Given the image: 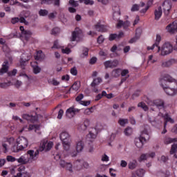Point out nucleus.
Instances as JSON below:
<instances>
[{
	"mask_svg": "<svg viewBox=\"0 0 177 177\" xmlns=\"http://www.w3.org/2000/svg\"><path fill=\"white\" fill-rule=\"evenodd\" d=\"M157 62V59H153V55H151L148 57V63H156Z\"/></svg>",
	"mask_w": 177,
	"mask_h": 177,
	"instance_id": "obj_64",
	"label": "nucleus"
},
{
	"mask_svg": "<svg viewBox=\"0 0 177 177\" xmlns=\"http://www.w3.org/2000/svg\"><path fill=\"white\" fill-rule=\"evenodd\" d=\"M94 30L99 32H106L107 31V26L102 24V22L99 21L94 26Z\"/></svg>",
	"mask_w": 177,
	"mask_h": 177,
	"instance_id": "obj_19",
	"label": "nucleus"
},
{
	"mask_svg": "<svg viewBox=\"0 0 177 177\" xmlns=\"http://www.w3.org/2000/svg\"><path fill=\"white\" fill-rule=\"evenodd\" d=\"M48 13H49V12L46 10L41 9L39 11V16H48Z\"/></svg>",
	"mask_w": 177,
	"mask_h": 177,
	"instance_id": "obj_53",
	"label": "nucleus"
},
{
	"mask_svg": "<svg viewBox=\"0 0 177 177\" xmlns=\"http://www.w3.org/2000/svg\"><path fill=\"white\" fill-rule=\"evenodd\" d=\"M124 132L126 136H131V135H132V132H133V130H132V128L131 127H127L125 129Z\"/></svg>",
	"mask_w": 177,
	"mask_h": 177,
	"instance_id": "obj_45",
	"label": "nucleus"
},
{
	"mask_svg": "<svg viewBox=\"0 0 177 177\" xmlns=\"http://www.w3.org/2000/svg\"><path fill=\"white\" fill-rule=\"evenodd\" d=\"M80 3H85V5H93L95 2L92 0H79Z\"/></svg>",
	"mask_w": 177,
	"mask_h": 177,
	"instance_id": "obj_46",
	"label": "nucleus"
},
{
	"mask_svg": "<svg viewBox=\"0 0 177 177\" xmlns=\"http://www.w3.org/2000/svg\"><path fill=\"white\" fill-rule=\"evenodd\" d=\"M52 147H53V142H48V140H45L42 142L41 147L39 149H36V150H39V151H49V150H50Z\"/></svg>",
	"mask_w": 177,
	"mask_h": 177,
	"instance_id": "obj_11",
	"label": "nucleus"
},
{
	"mask_svg": "<svg viewBox=\"0 0 177 177\" xmlns=\"http://www.w3.org/2000/svg\"><path fill=\"white\" fill-rule=\"evenodd\" d=\"M12 177H30V173L23 171L20 173H17L16 175H13Z\"/></svg>",
	"mask_w": 177,
	"mask_h": 177,
	"instance_id": "obj_35",
	"label": "nucleus"
},
{
	"mask_svg": "<svg viewBox=\"0 0 177 177\" xmlns=\"http://www.w3.org/2000/svg\"><path fill=\"white\" fill-rule=\"evenodd\" d=\"M70 48H73V46L69 44L68 45V47H66V48H64V46H62V53L66 55H70V53H71V50L70 49Z\"/></svg>",
	"mask_w": 177,
	"mask_h": 177,
	"instance_id": "obj_34",
	"label": "nucleus"
},
{
	"mask_svg": "<svg viewBox=\"0 0 177 177\" xmlns=\"http://www.w3.org/2000/svg\"><path fill=\"white\" fill-rule=\"evenodd\" d=\"M160 42H161V35H157L155 44L151 46H148L147 50H156L157 53H158V52H160V47L158 46Z\"/></svg>",
	"mask_w": 177,
	"mask_h": 177,
	"instance_id": "obj_10",
	"label": "nucleus"
},
{
	"mask_svg": "<svg viewBox=\"0 0 177 177\" xmlns=\"http://www.w3.org/2000/svg\"><path fill=\"white\" fill-rule=\"evenodd\" d=\"M48 82L49 84H51L54 86H57L60 84V82H59V81H57L56 79L49 80Z\"/></svg>",
	"mask_w": 177,
	"mask_h": 177,
	"instance_id": "obj_47",
	"label": "nucleus"
},
{
	"mask_svg": "<svg viewBox=\"0 0 177 177\" xmlns=\"http://www.w3.org/2000/svg\"><path fill=\"white\" fill-rule=\"evenodd\" d=\"M65 168L67 171H69V172H73V165L71 163L67 162Z\"/></svg>",
	"mask_w": 177,
	"mask_h": 177,
	"instance_id": "obj_51",
	"label": "nucleus"
},
{
	"mask_svg": "<svg viewBox=\"0 0 177 177\" xmlns=\"http://www.w3.org/2000/svg\"><path fill=\"white\" fill-rule=\"evenodd\" d=\"M77 113H80V109H75L74 107H71L66 110V117L68 118H73Z\"/></svg>",
	"mask_w": 177,
	"mask_h": 177,
	"instance_id": "obj_18",
	"label": "nucleus"
},
{
	"mask_svg": "<svg viewBox=\"0 0 177 177\" xmlns=\"http://www.w3.org/2000/svg\"><path fill=\"white\" fill-rule=\"evenodd\" d=\"M12 85V82H4L0 84V88H8V86H10Z\"/></svg>",
	"mask_w": 177,
	"mask_h": 177,
	"instance_id": "obj_52",
	"label": "nucleus"
},
{
	"mask_svg": "<svg viewBox=\"0 0 177 177\" xmlns=\"http://www.w3.org/2000/svg\"><path fill=\"white\" fill-rule=\"evenodd\" d=\"M89 50L87 48H83V53L80 55V57H85V56H88V53Z\"/></svg>",
	"mask_w": 177,
	"mask_h": 177,
	"instance_id": "obj_55",
	"label": "nucleus"
},
{
	"mask_svg": "<svg viewBox=\"0 0 177 177\" xmlns=\"http://www.w3.org/2000/svg\"><path fill=\"white\" fill-rule=\"evenodd\" d=\"M2 147L3 149V152L8 153V150L9 149V147L8 146V144H6V142H3L2 144Z\"/></svg>",
	"mask_w": 177,
	"mask_h": 177,
	"instance_id": "obj_62",
	"label": "nucleus"
},
{
	"mask_svg": "<svg viewBox=\"0 0 177 177\" xmlns=\"http://www.w3.org/2000/svg\"><path fill=\"white\" fill-rule=\"evenodd\" d=\"M158 117H162V118H164L165 128H167V125L168 122H170V124H174V122H175V120L174 119H172L171 118V116L169 115V114H168V113L165 112V111L164 112H159Z\"/></svg>",
	"mask_w": 177,
	"mask_h": 177,
	"instance_id": "obj_9",
	"label": "nucleus"
},
{
	"mask_svg": "<svg viewBox=\"0 0 177 177\" xmlns=\"http://www.w3.org/2000/svg\"><path fill=\"white\" fill-rule=\"evenodd\" d=\"M17 74V69H14L13 71L8 72V75L9 77H15Z\"/></svg>",
	"mask_w": 177,
	"mask_h": 177,
	"instance_id": "obj_57",
	"label": "nucleus"
},
{
	"mask_svg": "<svg viewBox=\"0 0 177 177\" xmlns=\"http://www.w3.org/2000/svg\"><path fill=\"white\" fill-rule=\"evenodd\" d=\"M136 175H138V176H143L145 175V169H140L136 171Z\"/></svg>",
	"mask_w": 177,
	"mask_h": 177,
	"instance_id": "obj_54",
	"label": "nucleus"
},
{
	"mask_svg": "<svg viewBox=\"0 0 177 177\" xmlns=\"http://www.w3.org/2000/svg\"><path fill=\"white\" fill-rule=\"evenodd\" d=\"M142 35V28H138L136 30V37H138V39L140 38V35Z\"/></svg>",
	"mask_w": 177,
	"mask_h": 177,
	"instance_id": "obj_60",
	"label": "nucleus"
},
{
	"mask_svg": "<svg viewBox=\"0 0 177 177\" xmlns=\"http://www.w3.org/2000/svg\"><path fill=\"white\" fill-rule=\"evenodd\" d=\"M155 20H160L161 16H162V8L161 6L158 7L154 12Z\"/></svg>",
	"mask_w": 177,
	"mask_h": 177,
	"instance_id": "obj_31",
	"label": "nucleus"
},
{
	"mask_svg": "<svg viewBox=\"0 0 177 177\" xmlns=\"http://www.w3.org/2000/svg\"><path fill=\"white\" fill-rule=\"evenodd\" d=\"M31 59V54H23L21 58L20 59V64L21 68H24V63L28 62Z\"/></svg>",
	"mask_w": 177,
	"mask_h": 177,
	"instance_id": "obj_24",
	"label": "nucleus"
},
{
	"mask_svg": "<svg viewBox=\"0 0 177 177\" xmlns=\"http://www.w3.org/2000/svg\"><path fill=\"white\" fill-rule=\"evenodd\" d=\"M84 99V94H80L76 97V102H79L80 104H82V106H89L91 104V101H83Z\"/></svg>",
	"mask_w": 177,
	"mask_h": 177,
	"instance_id": "obj_25",
	"label": "nucleus"
},
{
	"mask_svg": "<svg viewBox=\"0 0 177 177\" xmlns=\"http://www.w3.org/2000/svg\"><path fill=\"white\" fill-rule=\"evenodd\" d=\"M85 145L84 144V141L82 140H79L76 142V151L71 153L72 157H76L77 153H81L82 150H84Z\"/></svg>",
	"mask_w": 177,
	"mask_h": 177,
	"instance_id": "obj_12",
	"label": "nucleus"
},
{
	"mask_svg": "<svg viewBox=\"0 0 177 177\" xmlns=\"http://www.w3.org/2000/svg\"><path fill=\"white\" fill-rule=\"evenodd\" d=\"M59 138L62 142L64 150H66V151H68L71 145V136H70V133L66 131H64L60 133Z\"/></svg>",
	"mask_w": 177,
	"mask_h": 177,
	"instance_id": "obj_4",
	"label": "nucleus"
},
{
	"mask_svg": "<svg viewBox=\"0 0 177 177\" xmlns=\"http://www.w3.org/2000/svg\"><path fill=\"white\" fill-rule=\"evenodd\" d=\"M31 66H32V68H33V73H34V74H39V73H41V68H39V66H34L33 64H32V63H31Z\"/></svg>",
	"mask_w": 177,
	"mask_h": 177,
	"instance_id": "obj_44",
	"label": "nucleus"
},
{
	"mask_svg": "<svg viewBox=\"0 0 177 177\" xmlns=\"http://www.w3.org/2000/svg\"><path fill=\"white\" fill-rule=\"evenodd\" d=\"M124 37V32H120L119 34H111L109 35V41H114V39H120Z\"/></svg>",
	"mask_w": 177,
	"mask_h": 177,
	"instance_id": "obj_32",
	"label": "nucleus"
},
{
	"mask_svg": "<svg viewBox=\"0 0 177 177\" xmlns=\"http://www.w3.org/2000/svg\"><path fill=\"white\" fill-rule=\"evenodd\" d=\"M174 142H177V138H165L164 139L165 145H171V143H174Z\"/></svg>",
	"mask_w": 177,
	"mask_h": 177,
	"instance_id": "obj_38",
	"label": "nucleus"
},
{
	"mask_svg": "<svg viewBox=\"0 0 177 177\" xmlns=\"http://www.w3.org/2000/svg\"><path fill=\"white\" fill-rule=\"evenodd\" d=\"M24 23L26 26H27L28 24V21H26V18L25 17H14V18H12L11 19V23L12 24H16V23Z\"/></svg>",
	"mask_w": 177,
	"mask_h": 177,
	"instance_id": "obj_27",
	"label": "nucleus"
},
{
	"mask_svg": "<svg viewBox=\"0 0 177 177\" xmlns=\"http://www.w3.org/2000/svg\"><path fill=\"white\" fill-rule=\"evenodd\" d=\"M118 64H120V62L117 59H114L113 61L108 60L104 62L105 68H114L117 67Z\"/></svg>",
	"mask_w": 177,
	"mask_h": 177,
	"instance_id": "obj_14",
	"label": "nucleus"
},
{
	"mask_svg": "<svg viewBox=\"0 0 177 177\" xmlns=\"http://www.w3.org/2000/svg\"><path fill=\"white\" fill-rule=\"evenodd\" d=\"M16 140H15V138L10 137L9 138H7V143H9L10 145H15Z\"/></svg>",
	"mask_w": 177,
	"mask_h": 177,
	"instance_id": "obj_58",
	"label": "nucleus"
},
{
	"mask_svg": "<svg viewBox=\"0 0 177 177\" xmlns=\"http://www.w3.org/2000/svg\"><path fill=\"white\" fill-rule=\"evenodd\" d=\"M38 156H39V150L34 151L30 149L26 152V154L22 155L19 158H17V161L19 164H21V165L31 164L32 161L37 160Z\"/></svg>",
	"mask_w": 177,
	"mask_h": 177,
	"instance_id": "obj_2",
	"label": "nucleus"
},
{
	"mask_svg": "<svg viewBox=\"0 0 177 177\" xmlns=\"http://www.w3.org/2000/svg\"><path fill=\"white\" fill-rule=\"evenodd\" d=\"M145 101L151 107H157L159 110V113H164L165 111V102L162 100H155L151 101L149 99L145 100Z\"/></svg>",
	"mask_w": 177,
	"mask_h": 177,
	"instance_id": "obj_6",
	"label": "nucleus"
},
{
	"mask_svg": "<svg viewBox=\"0 0 177 177\" xmlns=\"http://www.w3.org/2000/svg\"><path fill=\"white\" fill-rule=\"evenodd\" d=\"M131 10V12H138V10H139V5L138 4L133 5Z\"/></svg>",
	"mask_w": 177,
	"mask_h": 177,
	"instance_id": "obj_59",
	"label": "nucleus"
},
{
	"mask_svg": "<svg viewBox=\"0 0 177 177\" xmlns=\"http://www.w3.org/2000/svg\"><path fill=\"white\" fill-rule=\"evenodd\" d=\"M40 126L38 124H33L30 125L29 127H27V126H24L22 129L19 131L20 133H22L23 131H26V132L28 131H35V132H37V133H39Z\"/></svg>",
	"mask_w": 177,
	"mask_h": 177,
	"instance_id": "obj_13",
	"label": "nucleus"
},
{
	"mask_svg": "<svg viewBox=\"0 0 177 177\" xmlns=\"http://www.w3.org/2000/svg\"><path fill=\"white\" fill-rule=\"evenodd\" d=\"M102 80L100 77L95 78L91 83V86H97L100 84H102Z\"/></svg>",
	"mask_w": 177,
	"mask_h": 177,
	"instance_id": "obj_37",
	"label": "nucleus"
},
{
	"mask_svg": "<svg viewBox=\"0 0 177 177\" xmlns=\"http://www.w3.org/2000/svg\"><path fill=\"white\" fill-rule=\"evenodd\" d=\"M118 124L121 127H125V124H128V120H127V119H120L118 121Z\"/></svg>",
	"mask_w": 177,
	"mask_h": 177,
	"instance_id": "obj_49",
	"label": "nucleus"
},
{
	"mask_svg": "<svg viewBox=\"0 0 177 177\" xmlns=\"http://www.w3.org/2000/svg\"><path fill=\"white\" fill-rule=\"evenodd\" d=\"M6 160L9 162H15V161H17V158H16L12 156H8L6 158Z\"/></svg>",
	"mask_w": 177,
	"mask_h": 177,
	"instance_id": "obj_50",
	"label": "nucleus"
},
{
	"mask_svg": "<svg viewBox=\"0 0 177 177\" xmlns=\"http://www.w3.org/2000/svg\"><path fill=\"white\" fill-rule=\"evenodd\" d=\"M129 26H131V22L129 21L124 22L122 20H119L117 24V28H121V27H123L124 30H127Z\"/></svg>",
	"mask_w": 177,
	"mask_h": 177,
	"instance_id": "obj_26",
	"label": "nucleus"
},
{
	"mask_svg": "<svg viewBox=\"0 0 177 177\" xmlns=\"http://www.w3.org/2000/svg\"><path fill=\"white\" fill-rule=\"evenodd\" d=\"M177 152V144H173L170 150V154H175Z\"/></svg>",
	"mask_w": 177,
	"mask_h": 177,
	"instance_id": "obj_48",
	"label": "nucleus"
},
{
	"mask_svg": "<svg viewBox=\"0 0 177 177\" xmlns=\"http://www.w3.org/2000/svg\"><path fill=\"white\" fill-rule=\"evenodd\" d=\"M103 129V126L102 124H99L97 126H95V128L91 129V130L89 131L88 134L86 136V140L87 142H93L94 139H96V136L100 131Z\"/></svg>",
	"mask_w": 177,
	"mask_h": 177,
	"instance_id": "obj_7",
	"label": "nucleus"
},
{
	"mask_svg": "<svg viewBox=\"0 0 177 177\" xmlns=\"http://www.w3.org/2000/svg\"><path fill=\"white\" fill-rule=\"evenodd\" d=\"M9 70V62L5 61L3 64L2 67L0 69V75H3V74L6 73V72Z\"/></svg>",
	"mask_w": 177,
	"mask_h": 177,
	"instance_id": "obj_29",
	"label": "nucleus"
},
{
	"mask_svg": "<svg viewBox=\"0 0 177 177\" xmlns=\"http://www.w3.org/2000/svg\"><path fill=\"white\" fill-rule=\"evenodd\" d=\"M153 5V0H149L147 2V6L145 7V8L140 10V13H146V12H147V10H149V8H150V6Z\"/></svg>",
	"mask_w": 177,
	"mask_h": 177,
	"instance_id": "obj_40",
	"label": "nucleus"
},
{
	"mask_svg": "<svg viewBox=\"0 0 177 177\" xmlns=\"http://www.w3.org/2000/svg\"><path fill=\"white\" fill-rule=\"evenodd\" d=\"M112 77L117 78V77H120L121 75V68L114 69L111 73Z\"/></svg>",
	"mask_w": 177,
	"mask_h": 177,
	"instance_id": "obj_36",
	"label": "nucleus"
},
{
	"mask_svg": "<svg viewBox=\"0 0 177 177\" xmlns=\"http://www.w3.org/2000/svg\"><path fill=\"white\" fill-rule=\"evenodd\" d=\"M162 8L165 15L166 16H168V15H169V11L172 8V4L171 3V2L168 1H165L164 3H162Z\"/></svg>",
	"mask_w": 177,
	"mask_h": 177,
	"instance_id": "obj_17",
	"label": "nucleus"
},
{
	"mask_svg": "<svg viewBox=\"0 0 177 177\" xmlns=\"http://www.w3.org/2000/svg\"><path fill=\"white\" fill-rule=\"evenodd\" d=\"M147 158H149V157L147 156V153H143L140 156L139 161H145V160H147Z\"/></svg>",
	"mask_w": 177,
	"mask_h": 177,
	"instance_id": "obj_56",
	"label": "nucleus"
},
{
	"mask_svg": "<svg viewBox=\"0 0 177 177\" xmlns=\"http://www.w3.org/2000/svg\"><path fill=\"white\" fill-rule=\"evenodd\" d=\"M80 83L75 82L72 86L69 88V91H75V92H77V91H78V89H80Z\"/></svg>",
	"mask_w": 177,
	"mask_h": 177,
	"instance_id": "obj_39",
	"label": "nucleus"
},
{
	"mask_svg": "<svg viewBox=\"0 0 177 177\" xmlns=\"http://www.w3.org/2000/svg\"><path fill=\"white\" fill-rule=\"evenodd\" d=\"M175 59H171L169 60H165L161 62L162 67H171L174 63H175Z\"/></svg>",
	"mask_w": 177,
	"mask_h": 177,
	"instance_id": "obj_30",
	"label": "nucleus"
},
{
	"mask_svg": "<svg viewBox=\"0 0 177 177\" xmlns=\"http://www.w3.org/2000/svg\"><path fill=\"white\" fill-rule=\"evenodd\" d=\"M160 56H167L174 52V46L169 42H165L160 47Z\"/></svg>",
	"mask_w": 177,
	"mask_h": 177,
	"instance_id": "obj_8",
	"label": "nucleus"
},
{
	"mask_svg": "<svg viewBox=\"0 0 177 177\" xmlns=\"http://www.w3.org/2000/svg\"><path fill=\"white\" fill-rule=\"evenodd\" d=\"M69 4L71 5V6H74L75 8H77L78 6V1H75L74 0H70Z\"/></svg>",
	"mask_w": 177,
	"mask_h": 177,
	"instance_id": "obj_63",
	"label": "nucleus"
},
{
	"mask_svg": "<svg viewBox=\"0 0 177 177\" xmlns=\"http://www.w3.org/2000/svg\"><path fill=\"white\" fill-rule=\"evenodd\" d=\"M63 48V46L60 45L59 44V41L56 40L54 41V44L52 46V49H62Z\"/></svg>",
	"mask_w": 177,
	"mask_h": 177,
	"instance_id": "obj_43",
	"label": "nucleus"
},
{
	"mask_svg": "<svg viewBox=\"0 0 177 177\" xmlns=\"http://www.w3.org/2000/svg\"><path fill=\"white\" fill-rule=\"evenodd\" d=\"M138 107H140L141 109H142V110H144V111H149V107L143 102L138 103Z\"/></svg>",
	"mask_w": 177,
	"mask_h": 177,
	"instance_id": "obj_42",
	"label": "nucleus"
},
{
	"mask_svg": "<svg viewBox=\"0 0 177 177\" xmlns=\"http://www.w3.org/2000/svg\"><path fill=\"white\" fill-rule=\"evenodd\" d=\"M35 60H44V59H45V54H44L42 50H38L35 55Z\"/></svg>",
	"mask_w": 177,
	"mask_h": 177,
	"instance_id": "obj_33",
	"label": "nucleus"
},
{
	"mask_svg": "<svg viewBox=\"0 0 177 177\" xmlns=\"http://www.w3.org/2000/svg\"><path fill=\"white\" fill-rule=\"evenodd\" d=\"M150 139V136L149 135V131L145 129L142 133L140 137L135 138V145L136 147L138 149H142L143 147V143L146 142V140H149Z\"/></svg>",
	"mask_w": 177,
	"mask_h": 177,
	"instance_id": "obj_5",
	"label": "nucleus"
},
{
	"mask_svg": "<svg viewBox=\"0 0 177 177\" xmlns=\"http://www.w3.org/2000/svg\"><path fill=\"white\" fill-rule=\"evenodd\" d=\"M23 171H26V167L24 165H20L18 167H14L10 169L11 175H15V174H20V172H23Z\"/></svg>",
	"mask_w": 177,
	"mask_h": 177,
	"instance_id": "obj_20",
	"label": "nucleus"
},
{
	"mask_svg": "<svg viewBox=\"0 0 177 177\" xmlns=\"http://www.w3.org/2000/svg\"><path fill=\"white\" fill-rule=\"evenodd\" d=\"M19 30L21 31L22 38H24L26 41H28V39L31 38V36L32 35L31 30H25L24 26H20Z\"/></svg>",
	"mask_w": 177,
	"mask_h": 177,
	"instance_id": "obj_15",
	"label": "nucleus"
},
{
	"mask_svg": "<svg viewBox=\"0 0 177 177\" xmlns=\"http://www.w3.org/2000/svg\"><path fill=\"white\" fill-rule=\"evenodd\" d=\"M82 32V30L78 28H76L75 30L72 32V36L70 38L71 41L74 42V41H77V38L81 35Z\"/></svg>",
	"mask_w": 177,
	"mask_h": 177,
	"instance_id": "obj_22",
	"label": "nucleus"
},
{
	"mask_svg": "<svg viewBox=\"0 0 177 177\" xmlns=\"http://www.w3.org/2000/svg\"><path fill=\"white\" fill-rule=\"evenodd\" d=\"M138 167V162L136 160H133L129 163V169H135Z\"/></svg>",
	"mask_w": 177,
	"mask_h": 177,
	"instance_id": "obj_41",
	"label": "nucleus"
},
{
	"mask_svg": "<svg viewBox=\"0 0 177 177\" xmlns=\"http://www.w3.org/2000/svg\"><path fill=\"white\" fill-rule=\"evenodd\" d=\"M166 30L167 32H169V34H175V32H177V22L174 21L170 24H169L166 27Z\"/></svg>",
	"mask_w": 177,
	"mask_h": 177,
	"instance_id": "obj_16",
	"label": "nucleus"
},
{
	"mask_svg": "<svg viewBox=\"0 0 177 177\" xmlns=\"http://www.w3.org/2000/svg\"><path fill=\"white\" fill-rule=\"evenodd\" d=\"M59 32H60V28H55L52 30L51 34L53 35H56V34H59Z\"/></svg>",
	"mask_w": 177,
	"mask_h": 177,
	"instance_id": "obj_61",
	"label": "nucleus"
},
{
	"mask_svg": "<svg viewBox=\"0 0 177 177\" xmlns=\"http://www.w3.org/2000/svg\"><path fill=\"white\" fill-rule=\"evenodd\" d=\"M82 159L77 160L76 161H75L73 162V169H75L76 171H81V169H82Z\"/></svg>",
	"mask_w": 177,
	"mask_h": 177,
	"instance_id": "obj_28",
	"label": "nucleus"
},
{
	"mask_svg": "<svg viewBox=\"0 0 177 177\" xmlns=\"http://www.w3.org/2000/svg\"><path fill=\"white\" fill-rule=\"evenodd\" d=\"M89 124H91V121L88 119H85L83 123L79 124L77 127L78 131H80V132L86 131V129L89 127Z\"/></svg>",
	"mask_w": 177,
	"mask_h": 177,
	"instance_id": "obj_21",
	"label": "nucleus"
},
{
	"mask_svg": "<svg viewBox=\"0 0 177 177\" xmlns=\"http://www.w3.org/2000/svg\"><path fill=\"white\" fill-rule=\"evenodd\" d=\"M161 86L167 95L175 96L177 94V81L169 75H165L160 79Z\"/></svg>",
	"mask_w": 177,
	"mask_h": 177,
	"instance_id": "obj_1",
	"label": "nucleus"
},
{
	"mask_svg": "<svg viewBox=\"0 0 177 177\" xmlns=\"http://www.w3.org/2000/svg\"><path fill=\"white\" fill-rule=\"evenodd\" d=\"M22 118L30 122H37L38 121V115L34 116L30 114H24L22 115Z\"/></svg>",
	"mask_w": 177,
	"mask_h": 177,
	"instance_id": "obj_23",
	"label": "nucleus"
},
{
	"mask_svg": "<svg viewBox=\"0 0 177 177\" xmlns=\"http://www.w3.org/2000/svg\"><path fill=\"white\" fill-rule=\"evenodd\" d=\"M16 143L17 145H14L11 147V150L13 153H19V151H23L24 149H27L28 146V140L24 136H21L17 138Z\"/></svg>",
	"mask_w": 177,
	"mask_h": 177,
	"instance_id": "obj_3",
	"label": "nucleus"
}]
</instances>
